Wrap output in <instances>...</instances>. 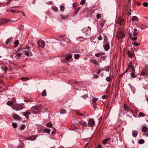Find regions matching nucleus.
<instances>
[{"instance_id":"54","label":"nucleus","mask_w":148,"mask_h":148,"mask_svg":"<svg viewBox=\"0 0 148 148\" xmlns=\"http://www.w3.org/2000/svg\"><path fill=\"white\" fill-rule=\"evenodd\" d=\"M133 44L135 46H138L140 45V44L136 42H134Z\"/></svg>"},{"instance_id":"8","label":"nucleus","mask_w":148,"mask_h":148,"mask_svg":"<svg viewBox=\"0 0 148 148\" xmlns=\"http://www.w3.org/2000/svg\"><path fill=\"white\" fill-rule=\"evenodd\" d=\"M95 124V121L93 119H90L88 122V125L90 127L92 126Z\"/></svg>"},{"instance_id":"45","label":"nucleus","mask_w":148,"mask_h":148,"mask_svg":"<svg viewBox=\"0 0 148 148\" xmlns=\"http://www.w3.org/2000/svg\"><path fill=\"white\" fill-rule=\"evenodd\" d=\"M75 58V59H78L80 56V55L79 54H76L74 55Z\"/></svg>"},{"instance_id":"44","label":"nucleus","mask_w":148,"mask_h":148,"mask_svg":"<svg viewBox=\"0 0 148 148\" xmlns=\"http://www.w3.org/2000/svg\"><path fill=\"white\" fill-rule=\"evenodd\" d=\"M64 9V6L61 5L60 6V10L61 11H63Z\"/></svg>"},{"instance_id":"55","label":"nucleus","mask_w":148,"mask_h":148,"mask_svg":"<svg viewBox=\"0 0 148 148\" xmlns=\"http://www.w3.org/2000/svg\"><path fill=\"white\" fill-rule=\"evenodd\" d=\"M139 115L140 117H143L145 115V114L142 112H140Z\"/></svg>"},{"instance_id":"35","label":"nucleus","mask_w":148,"mask_h":148,"mask_svg":"<svg viewBox=\"0 0 148 148\" xmlns=\"http://www.w3.org/2000/svg\"><path fill=\"white\" fill-rule=\"evenodd\" d=\"M138 143L139 144H142L145 143V140L143 139H141L139 140Z\"/></svg>"},{"instance_id":"60","label":"nucleus","mask_w":148,"mask_h":148,"mask_svg":"<svg viewBox=\"0 0 148 148\" xmlns=\"http://www.w3.org/2000/svg\"><path fill=\"white\" fill-rule=\"evenodd\" d=\"M61 62L62 63H64L65 62H66V60L65 59H61Z\"/></svg>"},{"instance_id":"39","label":"nucleus","mask_w":148,"mask_h":148,"mask_svg":"<svg viewBox=\"0 0 148 148\" xmlns=\"http://www.w3.org/2000/svg\"><path fill=\"white\" fill-rule=\"evenodd\" d=\"M106 80L107 82H110L111 81L112 79L110 77H108L106 78Z\"/></svg>"},{"instance_id":"6","label":"nucleus","mask_w":148,"mask_h":148,"mask_svg":"<svg viewBox=\"0 0 148 148\" xmlns=\"http://www.w3.org/2000/svg\"><path fill=\"white\" fill-rule=\"evenodd\" d=\"M140 75H148V69L146 68L142 70Z\"/></svg>"},{"instance_id":"27","label":"nucleus","mask_w":148,"mask_h":148,"mask_svg":"<svg viewBox=\"0 0 148 148\" xmlns=\"http://www.w3.org/2000/svg\"><path fill=\"white\" fill-rule=\"evenodd\" d=\"M127 54L129 57L132 58V57L133 55L131 53L130 51L129 50L128 51Z\"/></svg>"},{"instance_id":"58","label":"nucleus","mask_w":148,"mask_h":148,"mask_svg":"<svg viewBox=\"0 0 148 148\" xmlns=\"http://www.w3.org/2000/svg\"><path fill=\"white\" fill-rule=\"evenodd\" d=\"M98 39L99 40H101L102 39V37L101 35H99V37L98 38Z\"/></svg>"},{"instance_id":"46","label":"nucleus","mask_w":148,"mask_h":148,"mask_svg":"<svg viewBox=\"0 0 148 148\" xmlns=\"http://www.w3.org/2000/svg\"><path fill=\"white\" fill-rule=\"evenodd\" d=\"M79 41H83L85 40L84 38L82 37H80L79 38Z\"/></svg>"},{"instance_id":"18","label":"nucleus","mask_w":148,"mask_h":148,"mask_svg":"<svg viewBox=\"0 0 148 148\" xmlns=\"http://www.w3.org/2000/svg\"><path fill=\"white\" fill-rule=\"evenodd\" d=\"M72 57V55L71 54H69L66 56L65 59L67 61L69 60Z\"/></svg>"},{"instance_id":"5","label":"nucleus","mask_w":148,"mask_h":148,"mask_svg":"<svg viewBox=\"0 0 148 148\" xmlns=\"http://www.w3.org/2000/svg\"><path fill=\"white\" fill-rule=\"evenodd\" d=\"M38 45L39 47L43 48L45 46V43L44 41L39 40L37 42Z\"/></svg>"},{"instance_id":"30","label":"nucleus","mask_w":148,"mask_h":148,"mask_svg":"<svg viewBox=\"0 0 148 148\" xmlns=\"http://www.w3.org/2000/svg\"><path fill=\"white\" fill-rule=\"evenodd\" d=\"M42 95L43 96H46L47 95V92L46 90H44L42 92Z\"/></svg>"},{"instance_id":"63","label":"nucleus","mask_w":148,"mask_h":148,"mask_svg":"<svg viewBox=\"0 0 148 148\" xmlns=\"http://www.w3.org/2000/svg\"><path fill=\"white\" fill-rule=\"evenodd\" d=\"M11 12L12 13H14L16 12V10L12 9L11 10Z\"/></svg>"},{"instance_id":"59","label":"nucleus","mask_w":148,"mask_h":148,"mask_svg":"<svg viewBox=\"0 0 148 148\" xmlns=\"http://www.w3.org/2000/svg\"><path fill=\"white\" fill-rule=\"evenodd\" d=\"M104 70H105L107 71H109V68L108 67H107L106 68H104Z\"/></svg>"},{"instance_id":"31","label":"nucleus","mask_w":148,"mask_h":148,"mask_svg":"<svg viewBox=\"0 0 148 148\" xmlns=\"http://www.w3.org/2000/svg\"><path fill=\"white\" fill-rule=\"evenodd\" d=\"M60 113L62 114H65L66 113V110L64 109H62L60 111Z\"/></svg>"},{"instance_id":"33","label":"nucleus","mask_w":148,"mask_h":148,"mask_svg":"<svg viewBox=\"0 0 148 148\" xmlns=\"http://www.w3.org/2000/svg\"><path fill=\"white\" fill-rule=\"evenodd\" d=\"M130 39L133 41H134L136 40L137 39V37H132V35L131 36H130Z\"/></svg>"},{"instance_id":"52","label":"nucleus","mask_w":148,"mask_h":148,"mask_svg":"<svg viewBox=\"0 0 148 148\" xmlns=\"http://www.w3.org/2000/svg\"><path fill=\"white\" fill-rule=\"evenodd\" d=\"M106 21L104 20H102L101 21V26H103L104 24V23H105Z\"/></svg>"},{"instance_id":"50","label":"nucleus","mask_w":148,"mask_h":148,"mask_svg":"<svg viewBox=\"0 0 148 148\" xmlns=\"http://www.w3.org/2000/svg\"><path fill=\"white\" fill-rule=\"evenodd\" d=\"M132 29L133 28H132L131 29H129V34L130 36H131L132 35Z\"/></svg>"},{"instance_id":"64","label":"nucleus","mask_w":148,"mask_h":148,"mask_svg":"<svg viewBox=\"0 0 148 148\" xmlns=\"http://www.w3.org/2000/svg\"><path fill=\"white\" fill-rule=\"evenodd\" d=\"M97 148H102L101 146V145L99 144L98 145Z\"/></svg>"},{"instance_id":"40","label":"nucleus","mask_w":148,"mask_h":148,"mask_svg":"<svg viewBox=\"0 0 148 148\" xmlns=\"http://www.w3.org/2000/svg\"><path fill=\"white\" fill-rule=\"evenodd\" d=\"M21 79L22 81H27L29 80V78L27 77H23L21 78Z\"/></svg>"},{"instance_id":"14","label":"nucleus","mask_w":148,"mask_h":148,"mask_svg":"<svg viewBox=\"0 0 148 148\" xmlns=\"http://www.w3.org/2000/svg\"><path fill=\"white\" fill-rule=\"evenodd\" d=\"M131 20L132 22H136L139 21V18L137 16H134L132 17Z\"/></svg>"},{"instance_id":"43","label":"nucleus","mask_w":148,"mask_h":148,"mask_svg":"<svg viewBox=\"0 0 148 148\" xmlns=\"http://www.w3.org/2000/svg\"><path fill=\"white\" fill-rule=\"evenodd\" d=\"M12 125L13 127L15 128H16L17 127V124L15 123H13Z\"/></svg>"},{"instance_id":"23","label":"nucleus","mask_w":148,"mask_h":148,"mask_svg":"<svg viewBox=\"0 0 148 148\" xmlns=\"http://www.w3.org/2000/svg\"><path fill=\"white\" fill-rule=\"evenodd\" d=\"M138 134V132L137 131L133 130L132 132V135L134 137H136Z\"/></svg>"},{"instance_id":"3","label":"nucleus","mask_w":148,"mask_h":148,"mask_svg":"<svg viewBox=\"0 0 148 148\" xmlns=\"http://www.w3.org/2000/svg\"><path fill=\"white\" fill-rule=\"evenodd\" d=\"M41 108L40 106H35L32 107V110L34 114H38L40 112Z\"/></svg>"},{"instance_id":"12","label":"nucleus","mask_w":148,"mask_h":148,"mask_svg":"<svg viewBox=\"0 0 148 148\" xmlns=\"http://www.w3.org/2000/svg\"><path fill=\"white\" fill-rule=\"evenodd\" d=\"M9 21V19H0V25L3 24Z\"/></svg>"},{"instance_id":"51","label":"nucleus","mask_w":148,"mask_h":148,"mask_svg":"<svg viewBox=\"0 0 148 148\" xmlns=\"http://www.w3.org/2000/svg\"><path fill=\"white\" fill-rule=\"evenodd\" d=\"M96 17L97 19H99L101 17V15L100 14H99L97 15Z\"/></svg>"},{"instance_id":"28","label":"nucleus","mask_w":148,"mask_h":148,"mask_svg":"<svg viewBox=\"0 0 148 148\" xmlns=\"http://www.w3.org/2000/svg\"><path fill=\"white\" fill-rule=\"evenodd\" d=\"M60 16L61 18L63 19H66L68 18V16H65L62 14H60Z\"/></svg>"},{"instance_id":"4","label":"nucleus","mask_w":148,"mask_h":148,"mask_svg":"<svg viewBox=\"0 0 148 148\" xmlns=\"http://www.w3.org/2000/svg\"><path fill=\"white\" fill-rule=\"evenodd\" d=\"M21 54L20 53L17 52L13 53L12 55H10V56L11 58L14 59L15 60H17L21 58Z\"/></svg>"},{"instance_id":"38","label":"nucleus","mask_w":148,"mask_h":148,"mask_svg":"<svg viewBox=\"0 0 148 148\" xmlns=\"http://www.w3.org/2000/svg\"><path fill=\"white\" fill-rule=\"evenodd\" d=\"M135 71H133V72H132L131 73V76L133 78H134L136 77V75L135 74Z\"/></svg>"},{"instance_id":"37","label":"nucleus","mask_w":148,"mask_h":148,"mask_svg":"<svg viewBox=\"0 0 148 148\" xmlns=\"http://www.w3.org/2000/svg\"><path fill=\"white\" fill-rule=\"evenodd\" d=\"M80 9V7H78L77 8L75 9V13L76 14L78 13L79 10Z\"/></svg>"},{"instance_id":"34","label":"nucleus","mask_w":148,"mask_h":148,"mask_svg":"<svg viewBox=\"0 0 148 148\" xmlns=\"http://www.w3.org/2000/svg\"><path fill=\"white\" fill-rule=\"evenodd\" d=\"M51 131V130L49 129H46L44 130V132L48 134Z\"/></svg>"},{"instance_id":"56","label":"nucleus","mask_w":148,"mask_h":148,"mask_svg":"<svg viewBox=\"0 0 148 148\" xmlns=\"http://www.w3.org/2000/svg\"><path fill=\"white\" fill-rule=\"evenodd\" d=\"M1 68L3 70V71H7L8 69L7 67L4 68L2 66L1 67Z\"/></svg>"},{"instance_id":"10","label":"nucleus","mask_w":148,"mask_h":148,"mask_svg":"<svg viewBox=\"0 0 148 148\" xmlns=\"http://www.w3.org/2000/svg\"><path fill=\"white\" fill-rule=\"evenodd\" d=\"M124 20L123 19H122L121 18H119L118 19L116 23L117 24L120 25H123L124 23Z\"/></svg>"},{"instance_id":"62","label":"nucleus","mask_w":148,"mask_h":148,"mask_svg":"<svg viewBox=\"0 0 148 148\" xmlns=\"http://www.w3.org/2000/svg\"><path fill=\"white\" fill-rule=\"evenodd\" d=\"M16 98H14L13 99L12 101V102H13V103H14L16 102Z\"/></svg>"},{"instance_id":"19","label":"nucleus","mask_w":148,"mask_h":148,"mask_svg":"<svg viewBox=\"0 0 148 148\" xmlns=\"http://www.w3.org/2000/svg\"><path fill=\"white\" fill-rule=\"evenodd\" d=\"M124 108L125 110L126 111L128 112L129 111V107L127 104H124Z\"/></svg>"},{"instance_id":"47","label":"nucleus","mask_w":148,"mask_h":148,"mask_svg":"<svg viewBox=\"0 0 148 148\" xmlns=\"http://www.w3.org/2000/svg\"><path fill=\"white\" fill-rule=\"evenodd\" d=\"M76 114L79 116H84V115L83 114H82V113L80 112H77L76 113Z\"/></svg>"},{"instance_id":"22","label":"nucleus","mask_w":148,"mask_h":148,"mask_svg":"<svg viewBox=\"0 0 148 148\" xmlns=\"http://www.w3.org/2000/svg\"><path fill=\"white\" fill-rule=\"evenodd\" d=\"M134 32L133 33V36H135L137 35V34L138 32V31L137 29H136L134 28Z\"/></svg>"},{"instance_id":"15","label":"nucleus","mask_w":148,"mask_h":148,"mask_svg":"<svg viewBox=\"0 0 148 148\" xmlns=\"http://www.w3.org/2000/svg\"><path fill=\"white\" fill-rule=\"evenodd\" d=\"M105 50L108 51L110 48V45L109 44H106L103 46Z\"/></svg>"},{"instance_id":"49","label":"nucleus","mask_w":148,"mask_h":148,"mask_svg":"<svg viewBox=\"0 0 148 148\" xmlns=\"http://www.w3.org/2000/svg\"><path fill=\"white\" fill-rule=\"evenodd\" d=\"M85 0H82L80 2V4L81 5H84L85 3Z\"/></svg>"},{"instance_id":"11","label":"nucleus","mask_w":148,"mask_h":148,"mask_svg":"<svg viewBox=\"0 0 148 148\" xmlns=\"http://www.w3.org/2000/svg\"><path fill=\"white\" fill-rule=\"evenodd\" d=\"M36 138L37 136L36 135H34L30 137H28L26 138L25 139L26 140H34L36 139Z\"/></svg>"},{"instance_id":"7","label":"nucleus","mask_w":148,"mask_h":148,"mask_svg":"<svg viewBox=\"0 0 148 148\" xmlns=\"http://www.w3.org/2000/svg\"><path fill=\"white\" fill-rule=\"evenodd\" d=\"M127 68L128 69H130L133 71H134L135 69L132 61L130 62V63H129Z\"/></svg>"},{"instance_id":"57","label":"nucleus","mask_w":148,"mask_h":148,"mask_svg":"<svg viewBox=\"0 0 148 148\" xmlns=\"http://www.w3.org/2000/svg\"><path fill=\"white\" fill-rule=\"evenodd\" d=\"M143 5L144 7H147L148 5V3L147 2H144L143 3Z\"/></svg>"},{"instance_id":"16","label":"nucleus","mask_w":148,"mask_h":148,"mask_svg":"<svg viewBox=\"0 0 148 148\" xmlns=\"http://www.w3.org/2000/svg\"><path fill=\"white\" fill-rule=\"evenodd\" d=\"M30 114V113L29 112H27L23 113V115L25 116L27 119L29 118V115Z\"/></svg>"},{"instance_id":"32","label":"nucleus","mask_w":148,"mask_h":148,"mask_svg":"<svg viewBox=\"0 0 148 148\" xmlns=\"http://www.w3.org/2000/svg\"><path fill=\"white\" fill-rule=\"evenodd\" d=\"M52 9L54 11L57 12L58 10V8L55 6H52L51 7Z\"/></svg>"},{"instance_id":"36","label":"nucleus","mask_w":148,"mask_h":148,"mask_svg":"<svg viewBox=\"0 0 148 148\" xmlns=\"http://www.w3.org/2000/svg\"><path fill=\"white\" fill-rule=\"evenodd\" d=\"M104 54L102 53L101 52H99V53H96L95 54V56L97 57H99L101 56L102 55H104Z\"/></svg>"},{"instance_id":"1","label":"nucleus","mask_w":148,"mask_h":148,"mask_svg":"<svg viewBox=\"0 0 148 148\" xmlns=\"http://www.w3.org/2000/svg\"><path fill=\"white\" fill-rule=\"evenodd\" d=\"M30 48L29 47H25L21 48L17 51L20 52L22 53L23 52L25 53V55L29 56V55L32 56V53L29 50Z\"/></svg>"},{"instance_id":"41","label":"nucleus","mask_w":148,"mask_h":148,"mask_svg":"<svg viewBox=\"0 0 148 148\" xmlns=\"http://www.w3.org/2000/svg\"><path fill=\"white\" fill-rule=\"evenodd\" d=\"M13 103V102L11 101H8L7 103V105L10 106L12 105Z\"/></svg>"},{"instance_id":"24","label":"nucleus","mask_w":148,"mask_h":148,"mask_svg":"<svg viewBox=\"0 0 148 148\" xmlns=\"http://www.w3.org/2000/svg\"><path fill=\"white\" fill-rule=\"evenodd\" d=\"M147 129H148V128L147 127H146L145 126H143L142 127V131L143 132H145L147 131Z\"/></svg>"},{"instance_id":"42","label":"nucleus","mask_w":148,"mask_h":148,"mask_svg":"<svg viewBox=\"0 0 148 148\" xmlns=\"http://www.w3.org/2000/svg\"><path fill=\"white\" fill-rule=\"evenodd\" d=\"M46 125L48 127H51L52 126V124L51 123H47Z\"/></svg>"},{"instance_id":"21","label":"nucleus","mask_w":148,"mask_h":148,"mask_svg":"<svg viewBox=\"0 0 148 148\" xmlns=\"http://www.w3.org/2000/svg\"><path fill=\"white\" fill-rule=\"evenodd\" d=\"M119 37L121 38H124L125 37L124 34L122 32H120L119 33Z\"/></svg>"},{"instance_id":"29","label":"nucleus","mask_w":148,"mask_h":148,"mask_svg":"<svg viewBox=\"0 0 148 148\" xmlns=\"http://www.w3.org/2000/svg\"><path fill=\"white\" fill-rule=\"evenodd\" d=\"M19 41L18 40H16L15 41L14 43V44L15 45V47H17L18 45L19 44Z\"/></svg>"},{"instance_id":"2","label":"nucleus","mask_w":148,"mask_h":148,"mask_svg":"<svg viewBox=\"0 0 148 148\" xmlns=\"http://www.w3.org/2000/svg\"><path fill=\"white\" fill-rule=\"evenodd\" d=\"M24 105V104H20L18 103H16L13 104L12 105V107L13 109L19 111L22 110L23 108V106Z\"/></svg>"},{"instance_id":"13","label":"nucleus","mask_w":148,"mask_h":148,"mask_svg":"<svg viewBox=\"0 0 148 148\" xmlns=\"http://www.w3.org/2000/svg\"><path fill=\"white\" fill-rule=\"evenodd\" d=\"M13 118L15 119H17L18 120H21V118L18 115L15 113H14L13 114Z\"/></svg>"},{"instance_id":"61","label":"nucleus","mask_w":148,"mask_h":148,"mask_svg":"<svg viewBox=\"0 0 148 148\" xmlns=\"http://www.w3.org/2000/svg\"><path fill=\"white\" fill-rule=\"evenodd\" d=\"M73 7L75 8L77 6V3H73Z\"/></svg>"},{"instance_id":"20","label":"nucleus","mask_w":148,"mask_h":148,"mask_svg":"<svg viewBox=\"0 0 148 148\" xmlns=\"http://www.w3.org/2000/svg\"><path fill=\"white\" fill-rule=\"evenodd\" d=\"M111 139V138H108L106 139H105L103 140V143L104 144H106V143H107V142L110 141Z\"/></svg>"},{"instance_id":"53","label":"nucleus","mask_w":148,"mask_h":148,"mask_svg":"<svg viewBox=\"0 0 148 148\" xmlns=\"http://www.w3.org/2000/svg\"><path fill=\"white\" fill-rule=\"evenodd\" d=\"M97 99H98L97 98H96L95 97L93 98L92 99L93 102V103H95L97 101Z\"/></svg>"},{"instance_id":"26","label":"nucleus","mask_w":148,"mask_h":148,"mask_svg":"<svg viewBox=\"0 0 148 148\" xmlns=\"http://www.w3.org/2000/svg\"><path fill=\"white\" fill-rule=\"evenodd\" d=\"M138 26L142 29H144L146 28L145 25L143 24H139Z\"/></svg>"},{"instance_id":"17","label":"nucleus","mask_w":148,"mask_h":148,"mask_svg":"<svg viewBox=\"0 0 148 148\" xmlns=\"http://www.w3.org/2000/svg\"><path fill=\"white\" fill-rule=\"evenodd\" d=\"M90 61L92 63L95 64L96 66H98L99 65V64L98 63L97 61L96 60L91 59L90 60Z\"/></svg>"},{"instance_id":"25","label":"nucleus","mask_w":148,"mask_h":148,"mask_svg":"<svg viewBox=\"0 0 148 148\" xmlns=\"http://www.w3.org/2000/svg\"><path fill=\"white\" fill-rule=\"evenodd\" d=\"M12 38H8L7 40L6 41L5 43L6 45H7L8 43L10 42L12 40Z\"/></svg>"},{"instance_id":"48","label":"nucleus","mask_w":148,"mask_h":148,"mask_svg":"<svg viewBox=\"0 0 148 148\" xmlns=\"http://www.w3.org/2000/svg\"><path fill=\"white\" fill-rule=\"evenodd\" d=\"M25 125H24L23 124L22 125L21 127V130H24L25 128Z\"/></svg>"},{"instance_id":"9","label":"nucleus","mask_w":148,"mask_h":148,"mask_svg":"<svg viewBox=\"0 0 148 148\" xmlns=\"http://www.w3.org/2000/svg\"><path fill=\"white\" fill-rule=\"evenodd\" d=\"M77 124L78 126H82L84 127H86L87 125V123L84 121H79L77 123Z\"/></svg>"}]
</instances>
